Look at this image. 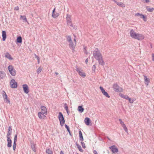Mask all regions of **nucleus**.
<instances>
[{
    "label": "nucleus",
    "mask_w": 154,
    "mask_h": 154,
    "mask_svg": "<svg viewBox=\"0 0 154 154\" xmlns=\"http://www.w3.org/2000/svg\"><path fill=\"white\" fill-rule=\"evenodd\" d=\"M93 55L95 59L98 61L100 65L103 66L105 65V62L103 60V56L100 51L98 48L95 49L93 52Z\"/></svg>",
    "instance_id": "1"
},
{
    "label": "nucleus",
    "mask_w": 154,
    "mask_h": 154,
    "mask_svg": "<svg viewBox=\"0 0 154 154\" xmlns=\"http://www.w3.org/2000/svg\"><path fill=\"white\" fill-rule=\"evenodd\" d=\"M58 119L60 125L62 126H63L65 123V121L62 113L60 112L59 113Z\"/></svg>",
    "instance_id": "2"
},
{
    "label": "nucleus",
    "mask_w": 154,
    "mask_h": 154,
    "mask_svg": "<svg viewBox=\"0 0 154 154\" xmlns=\"http://www.w3.org/2000/svg\"><path fill=\"white\" fill-rule=\"evenodd\" d=\"M113 88L114 91L116 92H119L123 91L122 88L120 87L117 83L113 84Z\"/></svg>",
    "instance_id": "3"
},
{
    "label": "nucleus",
    "mask_w": 154,
    "mask_h": 154,
    "mask_svg": "<svg viewBox=\"0 0 154 154\" xmlns=\"http://www.w3.org/2000/svg\"><path fill=\"white\" fill-rule=\"evenodd\" d=\"M8 70L12 76H14L16 75V70L14 69L13 66L12 65H10L8 66Z\"/></svg>",
    "instance_id": "4"
},
{
    "label": "nucleus",
    "mask_w": 154,
    "mask_h": 154,
    "mask_svg": "<svg viewBox=\"0 0 154 154\" xmlns=\"http://www.w3.org/2000/svg\"><path fill=\"white\" fill-rule=\"evenodd\" d=\"M76 70L79 75L82 77L84 78L86 76V74L83 72L82 70L81 69L79 68L77 66L76 67Z\"/></svg>",
    "instance_id": "5"
},
{
    "label": "nucleus",
    "mask_w": 154,
    "mask_h": 154,
    "mask_svg": "<svg viewBox=\"0 0 154 154\" xmlns=\"http://www.w3.org/2000/svg\"><path fill=\"white\" fill-rule=\"evenodd\" d=\"M66 19L67 25L68 26L72 27L73 26L71 21V16L67 14Z\"/></svg>",
    "instance_id": "6"
},
{
    "label": "nucleus",
    "mask_w": 154,
    "mask_h": 154,
    "mask_svg": "<svg viewBox=\"0 0 154 154\" xmlns=\"http://www.w3.org/2000/svg\"><path fill=\"white\" fill-rule=\"evenodd\" d=\"M11 87L12 88H16L17 87V83L14 79H12L10 82Z\"/></svg>",
    "instance_id": "7"
},
{
    "label": "nucleus",
    "mask_w": 154,
    "mask_h": 154,
    "mask_svg": "<svg viewBox=\"0 0 154 154\" xmlns=\"http://www.w3.org/2000/svg\"><path fill=\"white\" fill-rule=\"evenodd\" d=\"M109 149L111 150L113 153H116L118 152V149L115 145H113L110 146Z\"/></svg>",
    "instance_id": "8"
},
{
    "label": "nucleus",
    "mask_w": 154,
    "mask_h": 154,
    "mask_svg": "<svg viewBox=\"0 0 154 154\" xmlns=\"http://www.w3.org/2000/svg\"><path fill=\"white\" fill-rule=\"evenodd\" d=\"M130 36L132 38L135 39L137 33H136L134 30L132 29L130 31Z\"/></svg>",
    "instance_id": "9"
},
{
    "label": "nucleus",
    "mask_w": 154,
    "mask_h": 154,
    "mask_svg": "<svg viewBox=\"0 0 154 154\" xmlns=\"http://www.w3.org/2000/svg\"><path fill=\"white\" fill-rule=\"evenodd\" d=\"M69 48L72 50V52H74L75 51L76 45L74 44L72 41L69 42Z\"/></svg>",
    "instance_id": "10"
},
{
    "label": "nucleus",
    "mask_w": 154,
    "mask_h": 154,
    "mask_svg": "<svg viewBox=\"0 0 154 154\" xmlns=\"http://www.w3.org/2000/svg\"><path fill=\"white\" fill-rule=\"evenodd\" d=\"M6 137L8 142L7 146L9 148H10L12 146V140L11 139V137Z\"/></svg>",
    "instance_id": "11"
},
{
    "label": "nucleus",
    "mask_w": 154,
    "mask_h": 154,
    "mask_svg": "<svg viewBox=\"0 0 154 154\" xmlns=\"http://www.w3.org/2000/svg\"><path fill=\"white\" fill-rule=\"evenodd\" d=\"M23 88L24 91L25 93L28 94L29 92V88L26 84L23 85Z\"/></svg>",
    "instance_id": "12"
},
{
    "label": "nucleus",
    "mask_w": 154,
    "mask_h": 154,
    "mask_svg": "<svg viewBox=\"0 0 154 154\" xmlns=\"http://www.w3.org/2000/svg\"><path fill=\"white\" fill-rule=\"evenodd\" d=\"M144 36L142 34L137 33L135 39L138 40H142L144 38Z\"/></svg>",
    "instance_id": "13"
},
{
    "label": "nucleus",
    "mask_w": 154,
    "mask_h": 154,
    "mask_svg": "<svg viewBox=\"0 0 154 154\" xmlns=\"http://www.w3.org/2000/svg\"><path fill=\"white\" fill-rule=\"evenodd\" d=\"M41 109L42 111V112L45 115H47V109L45 106H42L41 107Z\"/></svg>",
    "instance_id": "14"
},
{
    "label": "nucleus",
    "mask_w": 154,
    "mask_h": 154,
    "mask_svg": "<svg viewBox=\"0 0 154 154\" xmlns=\"http://www.w3.org/2000/svg\"><path fill=\"white\" fill-rule=\"evenodd\" d=\"M2 94L4 99L6 100V102L8 103H10V100L9 99H8V96L5 92L4 91H3Z\"/></svg>",
    "instance_id": "15"
},
{
    "label": "nucleus",
    "mask_w": 154,
    "mask_h": 154,
    "mask_svg": "<svg viewBox=\"0 0 154 154\" xmlns=\"http://www.w3.org/2000/svg\"><path fill=\"white\" fill-rule=\"evenodd\" d=\"M12 133V128H11V126H10L8 127L6 137H11Z\"/></svg>",
    "instance_id": "16"
},
{
    "label": "nucleus",
    "mask_w": 154,
    "mask_h": 154,
    "mask_svg": "<svg viewBox=\"0 0 154 154\" xmlns=\"http://www.w3.org/2000/svg\"><path fill=\"white\" fill-rule=\"evenodd\" d=\"M38 118L40 119H44L46 117V116L44 115V114L41 112H39L38 113Z\"/></svg>",
    "instance_id": "17"
},
{
    "label": "nucleus",
    "mask_w": 154,
    "mask_h": 154,
    "mask_svg": "<svg viewBox=\"0 0 154 154\" xmlns=\"http://www.w3.org/2000/svg\"><path fill=\"white\" fill-rule=\"evenodd\" d=\"M84 122L87 125H89L90 123H91V120L90 118L88 117H86L85 118L84 120Z\"/></svg>",
    "instance_id": "18"
},
{
    "label": "nucleus",
    "mask_w": 154,
    "mask_h": 154,
    "mask_svg": "<svg viewBox=\"0 0 154 154\" xmlns=\"http://www.w3.org/2000/svg\"><path fill=\"white\" fill-rule=\"evenodd\" d=\"M145 84L148 85L150 82V79L147 78V76L144 75H143Z\"/></svg>",
    "instance_id": "19"
},
{
    "label": "nucleus",
    "mask_w": 154,
    "mask_h": 154,
    "mask_svg": "<svg viewBox=\"0 0 154 154\" xmlns=\"http://www.w3.org/2000/svg\"><path fill=\"white\" fill-rule=\"evenodd\" d=\"M2 40L3 41H5L6 38V34L5 31H2Z\"/></svg>",
    "instance_id": "20"
},
{
    "label": "nucleus",
    "mask_w": 154,
    "mask_h": 154,
    "mask_svg": "<svg viewBox=\"0 0 154 154\" xmlns=\"http://www.w3.org/2000/svg\"><path fill=\"white\" fill-rule=\"evenodd\" d=\"M5 76L6 74L4 72L0 71V79H3Z\"/></svg>",
    "instance_id": "21"
},
{
    "label": "nucleus",
    "mask_w": 154,
    "mask_h": 154,
    "mask_svg": "<svg viewBox=\"0 0 154 154\" xmlns=\"http://www.w3.org/2000/svg\"><path fill=\"white\" fill-rule=\"evenodd\" d=\"M79 140H80L81 141H83L84 140L83 136H82V133L81 131H79Z\"/></svg>",
    "instance_id": "22"
},
{
    "label": "nucleus",
    "mask_w": 154,
    "mask_h": 154,
    "mask_svg": "<svg viewBox=\"0 0 154 154\" xmlns=\"http://www.w3.org/2000/svg\"><path fill=\"white\" fill-rule=\"evenodd\" d=\"M84 108L81 106H78V110L80 113L84 111Z\"/></svg>",
    "instance_id": "23"
},
{
    "label": "nucleus",
    "mask_w": 154,
    "mask_h": 154,
    "mask_svg": "<svg viewBox=\"0 0 154 154\" xmlns=\"http://www.w3.org/2000/svg\"><path fill=\"white\" fill-rule=\"evenodd\" d=\"M5 57L9 59L10 60H12L13 59L12 57H11V55L9 54L8 53H6Z\"/></svg>",
    "instance_id": "24"
},
{
    "label": "nucleus",
    "mask_w": 154,
    "mask_h": 154,
    "mask_svg": "<svg viewBox=\"0 0 154 154\" xmlns=\"http://www.w3.org/2000/svg\"><path fill=\"white\" fill-rule=\"evenodd\" d=\"M46 152L47 154H53V152L50 149H46Z\"/></svg>",
    "instance_id": "25"
},
{
    "label": "nucleus",
    "mask_w": 154,
    "mask_h": 154,
    "mask_svg": "<svg viewBox=\"0 0 154 154\" xmlns=\"http://www.w3.org/2000/svg\"><path fill=\"white\" fill-rule=\"evenodd\" d=\"M22 42V38L21 36L18 37L17 39V43H21Z\"/></svg>",
    "instance_id": "26"
},
{
    "label": "nucleus",
    "mask_w": 154,
    "mask_h": 154,
    "mask_svg": "<svg viewBox=\"0 0 154 154\" xmlns=\"http://www.w3.org/2000/svg\"><path fill=\"white\" fill-rule=\"evenodd\" d=\"M119 95L122 98H123L126 100L128 98V95H124V94H122V93H120L119 94Z\"/></svg>",
    "instance_id": "27"
},
{
    "label": "nucleus",
    "mask_w": 154,
    "mask_h": 154,
    "mask_svg": "<svg viewBox=\"0 0 154 154\" xmlns=\"http://www.w3.org/2000/svg\"><path fill=\"white\" fill-rule=\"evenodd\" d=\"M75 145L76 146L77 148L79 149L80 151L82 152L83 151V150L82 149L81 147L77 143H75Z\"/></svg>",
    "instance_id": "28"
},
{
    "label": "nucleus",
    "mask_w": 154,
    "mask_h": 154,
    "mask_svg": "<svg viewBox=\"0 0 154 154\" xmlns=\"http://www.w3.org/2000/svg\"><path fill=\"white\" fill-rule=\"evenodd\" d=\"M146 8L147 10L149 12H152L154 10V8H150L148 6H146Z\"/></svg>",
    "instance_id": "29"
},
{
    "label": "nucleus",
    "mask_w": 154,
    "mask_h": 154,
    "mask_svg": "<svg viewBox=\"0 0 154 154\" xmlns=\"http://www.w3.org/2000/svg\"><path fill=\"white\" fill-rule=\"evenodd\" d=\"M66 38L67 41L69 42H70L72 41V40L71 38V37L70 35L66 36Z\"/></svg>",
    "instance_id": "30"
},
{
    "label": "nucleus",
    "mask_w": 154,
    "mask_h": 154,
    "mask_svg": "<svg viewBox=\"0 0 154 154\" xmlns=\"http://www.w3.org/2000/svg\"><path fill=\"white\" fill-rule=\"evenodd\" d=\"M31 147L32 149V150L34 152H35L36 151V148H35V145L34 144H32L31 145Z\"/></svg>",
    "instance_id": "31"
},
{
    "label": "nucleus",
    "mask_w": 154,
    "mask_h": 154,
    "mask_svg": "<svg viewBox=\"0 0 154 154\" xmlns=\"http://www.w3.org/2000/svg\"><path fill=\"white\" fill-rule=\"evenodd\" d=\"M65 127L66 128V129H67V131L69 132V135L70 136H71V133L70 131V129H69V126H68L67 125L65 124Z\"/></svg>",
    "instance_id": "32"
},
{
    "label": "nucleus",
    "mask_w": 154,
    "mask_h": 154,
    "mask_svg": "<svg viewBox=\"0 0 154 154\" xmlns=\"http://www.w3.org/2000/svg\"><path fill=\"white\" fill-rule=\"evenodd\" d=\"M102 93L104 95L107 97L109 98L110 97L107 92L105 91L103 92Z\"/></svg>",
    "instance_id": "33"
},
{
    "label": "nucleus",
    "mask_w": 154,
    "mask_h": 154,
    "mask_svg": "<svg viewBox=\"0 0 154 154\" xmlns=\"http://www.w3.org/2000/svg\"><path fill=\"white\" fill-rule=\"evenodd\" d=\"M20 18L23 20L24 21L27 22V20L26 16L25 15H21Z\"/></svg>",
    "instance_id": "34"
},
{
    "label": "nucleus",
    "mask_w": 154,
    "mask_h": 154,
    "mask_svg": "<svg viewBox=\"0 0 154 154\" xmlns=\"http://www.w3.org/2000/svg\"><path fill=\"white\" fill-rule=\"evenodd\" d=\"M59 16L58 13H52V16L54 18H56Z\"/></svg>",
    "instance_id": "35"
},
{
    "label": "nucleus",
    "mask_w": 154,
    "mask_h": 154,
    "mask_svg": "<svg viewBox=\"0 0 154 154\" xmlns=\"http://www.w3.org/2000/svg\"><path fill=\"white\" fill-rule=\"evenodd\" d=\"M127 100H128L129 103H133L134 101V99H131L129 97Z\"/></svg>",
    "instance_id": "36"
},
{
    "label": "nucleus",
    "mask_w": 154,
    "mask_h": 154,
    "mask_svg": "<svg viewBox=\"0 0 154 154\" xmlns=\"http://www.w3.org/2000/svg\"><path fill=\"white\" fill-rule=\"evenodd\" d=\"M17 134H16L14 137V143H16L17 140Z\"/></svg>",
    "instance_id": "37"
},
{
    "label": "nucleus",
    "mask_w": 154,
    "mask_h": 154,
    "mask_svg": "<svg viewBox=\"0 0 154 154\" xmlns=\"http://www.w3.org/2000/svg\"><path fill=\"white\" fill-rule=\"evenodd\" d=\"M123 128H124V130L126 132H128V130L127 127L126 126L125 124H124L122 126Z\"/></svg>",
    "instance_id": "38"
},
{
    "label": "nucleus",
    "mask_w": 154,
    "mask_h": 154,
    "mask_svg": "<svg viewBox=\"0 0 154 154\" xmlns=\"http://www.w3.org/2000/svg\"><path fill=\"white\" fill-rule=\"evenodd\" d=\"M142 17L141 18L143 19L144 21L146 22V17L144 15H141Z\"/></svg>",
    "instance_id": "39"
},
{
    "label": "nucleus",
    "mask_w": 154,
    "mask_h": 154,
    "mask_svg": "<svg viewBox=\"0 0 154 154\" xmlns=\"http://www.w3.org/2000/svg\"><path fill=\"white\" fill-rule=\"evenodd\" d=\"M83 49H84L83 50H84V53H85V54H88V52H87V50H86V47H85V46H84V48H83Z\"/></svg>",
    "instance_id": "40"
},
{
    "label": "nucleus",
    "mask_w": 154,
    "mask_h": 154,
    "mask_svg": "<svg viewBox=\"0 0 154 154\" xmlns=\"http://www.w3.org/2000/svg\"><path fill=\"white\" fill-rule=\"evenodd\" d=\"M42 69L40 67H39L37 70V72L38 74H39L41 71Z\"/></svg>",
    "instance_id": "41"
},
{
    "label": "nucleus",
    "mask_w": 154,
    "mask_h": 154,
    "mask_svg": "<svg viewBox=\"0 0 154 154\" xmlns=\"http://www.w3.org/2000/svg\"><path fill=\"white\" fill-rule=\"evenodd\" d=\"M81 144L82 147L83 148L85 149L86 148V146H85L84 143L82 142V141H81Z\"/></svg>",
    "instance_id": "42"
},
{
    "label": "nucleus",
    "mask_w": 154,
    "mask_h": 154,
    "mask_svg": "<svg viewBox=\"0 0 154 154\" xmlns=\"http://www.w3.org/2000/svg\"><path fill=\"white\" fill-rule=\"evenodd\" d=\"M96 67L95 65H93L92 67V70L93 72H95V71Z\"/></svg>",
    "instance_id": "43"
},
{
    "label": "nucleus",
    "mask_w": 154,
    "mask_h": 154,
    "mask_svg": "<svg viewBox=\"0 0 154 154\" xmlns=\"http://www.w3.org/2000/svg\"><path fill=\"white\" fill-rule=\"evenodd\" d=\"M64 108L66 110H68V107L67 106L66 103H65L64 104Z\"/></svg>",
    "instance_id": "44"
},
{
    "label": "nucleus",
    "mask_w": 154,
    "mask_h": 154,
    "mask_svg": "<svg viewBox=\"0 0 154 154\" xmlns=\"http://www.w3.org/2000/svg\"><path fill=\"white\" fill-rule=\"evenodd\" d=\"M16 143H14L13 145V149L14 151L16 148Z\"/></svg>",
    "instance_id": "45"
},
{
    "label": "nucleus",
    "mask_w": 154,
    "mask_h": 154,
    "mask_svg": "<svg viewBox=\"0 0 154 154\" xmlns=\"http://www.w3.org/2000/svg\"><path fill=\"white\" fill-rule=\"evenodd\" d=\"M119 121L120 122V123L122 125V126L123 125L125 124L124 122L123 121H122L121 119H119Z\"/></svg>",
    "instance_id": "46"
},
{
    "label": "nucleus",
    "mask_w": 154,
    "mask_h": 154,
    "mask_svg": "<svg viewBox=\"0 0 154 154\" xmlns=\"http://www.w3.org/2000/svg\"><path fill=\"white\" fill-rule=\"evenodd\" d=\"M141 15H143V14H140V13H136V14H135V16H140V17L141 18V17H142V16H141Z\"/></svg>",
    "instance_id": "47"
},
{
    "label": "nucleus",
    "mask_w": 154,
    "mask_h": 154,
    "mask_svg": "<svg viewBox=\"0 0 154 154\" xmlns=\"http://www.w3.org/2000/svg\"><path fill=\"white\" fill-rule=\"evenodd\" d=\"M117 4V5L119 6H122V5H123V4L122 3V2H117V3H116Z\"/></svg>",
    "instance_id": "48"
},
{
    "label": "nucleus",
    "mask_w": 154,
    "mask_h": 154,
    "mask_svg": "<svg viewBox=\"0 0 154 154\" xmlns=\"http://www.w3.org/2000/svg\"><path fill=\"white\" fill-rule=\"evenodd\" d=\"M100 89L102 93L105 91L103 88L101 86H100Z\"/></svg>",
    "instance_id": "49"
},
{
    "label": "nucleus",
    "mask_w": 154,
    "mask_h": 154,
    "mask_svg": "<svg viewBox=\"0 0 154 154\" xmlns=\"http://www.w3.org/2000/svg\"><path fill=\"white\" fill-rule=\"evenodd\" d=\"M14 10H16V11H18L19 10V8L18 6H16L14 8Z\"/></svg>",
    "instance_id": "50"
},
{
    "label": "nucleus",
    "mask_w": 154,
    "mask_h": 154,
    "mask_svg": "<svg viewBox=\"0 0 154 154\" xmlns=\"http://www.w3.org/2000/svg\"><path fill=\"white\" fill-rule=\"evenodd\" d=\"M35 57L37 58V59L38 60H40V58L36 54H35Z\"/></svg>",
    "instance_id": "51"
},
{
    "label": "nucleus",
    "mask_w": 154,
    "mask_h": 154,
    "mask_svg": "<svg viewBox=\"0 0 154 154\" xmlns=\"http://www.w3.org/2000/svg\"><path fill=\"white\" fill-rule=\"evenodd\" d=\"M152 60L154 61V54L153 53L152 54Z\"/></svg>",
    "instance_id": "52"
},
{
    "label": "nucleus",
    "mask_w": 154,
    "mask_h": 154,
    "mask_svg": "<svg viewBox=\"0 0 154 154\" xmlns=\"http://www.w3.org/2000/svg\"><path fill=\"white\" fill-rule=\"evenodd\" d=\"M89 58V59H90V57H88V58L86 59L85 60V63H86V64H87L88 62V58Z\"/></svg>",
    "instance_id": "53"
},
{
    "label": "nucleus",
    "mask_w": 154,
    "mask_h": 154,
    "mask_svg": "<svg viewBox=\"0 0 154 154\" xmlns=\"http://www.w3.org/2000/svg\"><path fill=\"white\" fill-rule=\"evenodd\" d=\"M93 152L94 154H98L96 150H94Z\"/></svg>",
    "instance_id": "54"
},
{
    "label": "nucleus",
    "mask_w": 154,
    "mask_h": 154,
    "mask_svg": "<svg viewBox=\"0 0 154 154\" xmlns=\"http://www.w3.org/2000/svg\"><path fill=\"white\" fill-rule=\"evenodd\" d=\"M55 8H54V9H53V11H52V13H55Z\"/></svg>",
    "instance_id": "55"
},
{
    "label": "nucleus",
    "mask_w": 154,
    "mask_h": 154,
    "mask_svg": "<svg viewBox=\"0 0 154 154\" xmlns=\"http://www.w3.org/2000/svg\"><path fill=\"white\" fill-rule=\"evenodd\" d=\"M74 42L75 43V44H76V39L75 38H74Z\"/></svg>",
    "instance_id": "56"
},
{
    "label": "nucleus",
    "mask_w": 154,
    "mask_h": 154,
    "mask_svg": "<svg viewBox=\"0 0 154 154\" xmlns=\"http://www.w3.org/2000/svg\"><path fill=\"white\" fill-rule=\"evenodd\" d=\"M115 3H117V0H112Z\"/></svg>",
    "instance_id": "57"
},
{
    "label": "nucleus",
    "mask_w": 154,
    "mask_h": 154,
    "mask_svg": "<svg viewBox=\"0 0 154 154\" xmlns=\"http://www.w3.org/2000/svg\"><path fill=\"white\" fill-rule=\"evenodd\" d=\"M60 154H64L63 151H61L60 152Z\"/></svg>",
    "instance_id": "58"
},
{
    "label": "nucleus",
    "mask_w": 154,
    "mask_h": 154,
    "mask_svg": "<svg viewBox=\"0 0 154 154\" xmlns=\"http://www.w3.org/2000/svg\"><path fill=\"white\" fill-rule=\"evenodd\" d=\"M66 112L68 114V115H69V110H66Z\"/></svg>",
    "instance_id": "59"
},
{
    "label": "nucleus",
    "mask_w": 154,
    "mask_h": 154,
    "mask_svg": "<svg viewBox=\"0 0 154 154\" xmlns=\"http://www.w3.org/2000/svg\"><path fill=\"white\" fill-rule=\"evenodd\" d=\"M73 36H74V38H76V35H75V34H73Z\"/></svg>",
    "instance_id": "60"
},
{
    "label": "nucleus",
    "mask_w": 154,
    "mask_h": 154,
    "mask_svg": "<svg viewBox=\"0 0 154 154\" xmlns=\"http://www.w3.org/2000/svg\"><path fill=\"white\" fill-rule=\"evenodd\" d=\"M40 60H38V63H39Z\"/></svg>",
    "instance_id": "61"
},
{
    "label": "nucleus",
    "mask_w": 154,
    "mask_h": 154,
    "mask_svg": "<svg viewBox=\"0 0 154 154\" xmlns=\"http://www.w3.org/2000/svg\"><path fill=\"white\" fill-rule=\"evenodd\" d=\"M107 138L108 139V140H110V139L108 137H107Z\"/></svg>",
    "instance_id": "62"
},
{
    "label": "nucleus",
    "mask_w": 154,
    "mask_h": 154,
    "mask_svg": "<svg viewBox=\"0 0 154 154\" xmlns=\"http://www.w3.org/2000/svg\"><path fill=\"white\" fill-rule=\"evenodd\" d=\"M55 74L56 75H58V73L57 72H55Z\"/></svg>",
    "instance_id": "63"
},
{
    "label": "nucleus",
    "mask_w": 154,
    "mask_h": 154,
    "mask_svg": "<svg viewBox=\"0 0 154 154\" xmlns=\"http://www.w3.org/2000/svg\"><path fill=\"white\" fill-rule=\"evenodd\" d=\"M76 154H79L78 153H77Z\"/></svg>",
    "instance_id": "64"
}]
</instances>
